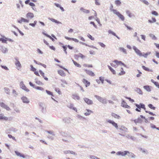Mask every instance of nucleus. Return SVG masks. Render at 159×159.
Returning a JSON list of instances; mask_svg holds the SVG:
<instances>
[{"label": "nucleus", "instance_id": "5701e85b", "mask_svg": "<svg viewBox=\"0 0 159 159\" xmlns=\"http://www.w3.org/2000/svg\"><path fill=\"white\" fill-rule=\"evenodd\" d=\"M111 115L114 118L117 119H120V116L119 115L114 113H111Z\"/></svg>", "mask_w": 159, "mask_h": 159}, {"label": "nucleus", "instance_id": "4468645a", "mask_svg": "<svg viewBox=\"0 0 159 159\" xmlns=\"http://www.w3.org/2000/svg\"><path fill=\"white\" fill-rule=\"evenodd\" d=\"M132 121H134L136 124L137 123H140L142 122V120L140 117L138 118L137 119L132 120Z\"/></svg>", "mask_w": 159, "mask_h": 159}, {"label": "nucleus", "instance_id": "052dcab7", "mask_svg": "<svg viewBox=\"0 0 159 159\" xmlns=\"http://www.w3.org/2000/svg\"><path fill=\"white\" fill-rule=\"evenodd\" d=\"M88 37L91 40H94V38L92 36L89 34L88 35Z\"/></svg>", "mask_w": 159, "mask_h": 159}, {"label": "nucleus", "instance_id": "49530a36", "mask_svg": "<svg viewBox=\"0 0 159 159\" xmlns=\"http://www.w3.org/2000/svg\"><path fill=\"white\" fill-rule=\"evenodd\" d=\"M140 1L142 2H143L144 4L146 5H149V3L146 0H140Z\"/></svg>", "mask_w": 159, "mask_h": 159}, {"label": "nucleus", "instance_id": "bf43d9fd", "mask_svg": "<svg viewBox=\"0 0 159 159\" xmlns=\"http://www.w3.org/2000/svg\"><path fill=\"white\" fill-rule=\"evenodd\" d=\"M152 14L156 16H157L158 15V13L155 11H152Z\"/></svg>", "mask_w": 159, "mask_h": 159}, {"label": "nucleus", "instance_id": "5fc2aeb1", "mask_svg": "<svg viewBox=\"0 0 159 159\" xmlns=\"http://www.w3.org/2000/svg\"><path fill=\"white\" fill-rule=\"evenodd\" d=\"M99 80L101 81V83L103 84L104 83V78L103 77H99Z\"/></svg>", "mask_w": 159, "mask_h": 159}, {"label": "nucleus", "instance_id": "39448f33", "mask_svg": "<svg viewBox=\"0 0 159 159\" xmlns=\"http://www.w3.org/2000/svg\"><path fill=\"white\" fill-rule=\"evenodd\" d=\"M0 106L1 107L5 109L7 111H9L10 110V107L3 102H0Z\"/></svg>", "mask_w": 159, "mask_h": 159}, {"label": "nucleus", "instance_id": "2eb2a0df", "mask_svg": "<svg viewBox=\"0 0 159 159\" xmlns=\"http://www.w3.org/2000/svg\"><path fill=\"white\" fill-rule=\"evenodd\" d=\"M31 70L34 72V74L37 76H39L38 72L36 71V69L34 68L33 66H31Z\"/></svg>", "mask_w": 159, "mask_h": 159}, {"label": "nucleus", "instance_id": "cd10ccee", "mask_svg": "<svg viewBox=\"0 0 159 159\" xmlns=\"http://www.w3.org/2000/svg\"><path fill=\"white\" fill-rule=\"evenodd\" d=\"M80 10L84 13H88L90 12V11L88 10H86L84 9L83 7H81L80 8Z\"/></svg>", "mask_w": 159, "mask_h": 159}, {"label": "nucleus", "instance_id": "864d4df0", "mask_svg": "<svg viewBox=\"0 0 159 159\" xmlns=\"http://www.w3.org/2000/svg\"><path fill=\"white\" fill-rule=\"evenodd\" d=\"M35 88L39 90L42 91H43L44 90V89L43 88L40 87H35Z\"/></svg>", "mask_w": 159, "mask_h": 159}, {"label": "nucleus", "instance_id": "de8ad7c7", "mask_svg": "<svg viewBox=\"0 0 159 159\" xmlns=\"http://www.w3.org/2000/svg\"><path fill=\"white\" fill-rule=\"evenodd\" d=\"M142 68L144 70L148 71H151V70L148 69V68L145 67L144 66H142Z\"/></svg>", "mask_w": 159, "mask_h": 159}, {"label": "nucleus", "instance_id": "423d86ee", "mask_svg": "<svg viewBox=\"0 0 159 159\" xmlns=\"http://www.w3.org/2000/svg\"><path fill=\"white\" fill-rule=\"evenodd\" d=\"M16 61L15 62V64L18 70H19L21 67V65L20 61L17 59H16Z\"/></svg>", "mask_w": 159, "mask_h": 159}, {"label": "nucleus", "instance_id": "f3484780", "mask_svg": "<svg viewBox=\"0 0 159 159\" xmlns=\"http://www.w3.org/2000/svg\"><path fill=\"white\" fill-rule=\"evenodd\" d=\"M34 16V14L31 12H28L26 15V17L28 18H32Z\"/></svg>", "mask_w": 159, "mask_h": 159}, {"label": "nucleus", "instance_id": "dca6fc26", "mask_svg": "<svg viewBox=\"0 0 159 159\" xmlns=\"http://www.w3.org/2000/svg\"><path fill=\"white\" fill-rule=\"evenodd\" d=\"M82 82L85 84L86 87L89 86L90 85V82H89L87 80L84 79L82 80Z\"/></svg>", "mask_w": 159, "mask_h": 159}, {"label": "nucleus", "instance_id": "3c124183", "mask_svg": "<svg viewBox=\"0 0 159 159\" xmlns=\"http://www.w3.org/2000/svg\"><path fill=\"white\" fill-rule=\"evenodd\" d=\"M62 48H63L64 51L66 54H67V52L66 51L67 50V47L66 46H62Z\"/></svg>", "mask_w": 159, "mask_h": 159}, {"label": "nucleus", "instance_id": "0e129e2a", "mask_svg": "<svg viewBox=\"0 0 159 159\" xmlns=\"http://www.w3.org/2000/svg\"><path fill=\"white\" fill-rule=\"evenodd\" d=\"M99 44L102 47L105 48L106 46L103 43L99 42Z\"/></svg>", "mask_w": 159, "mask_h": 159}, {"label": "nucleus", "instance_id": "603ef678", "mask_svg": "<svg viewBox=\"0 0 159 159\" xmlns=\"http://www.w3.org/2000/svg\"><path fill=\"white\" fill-rule=\"evenodd\" d=\"M37 23V21L36 20H35L34 21V23H30L29 24V25L32 26L33 27H34L35 26V25Z\"/></svg>", "mask_w": 159, "mask_h": 159}, {"label": "nucleus", "instance_id": "72a5a7b5", "mask_svg": "<svg viewBox=\"0 0 159 159\" xmlns=\"http://www.w3.org/2000/svg\"><path fill=\"white\" fill-rule=\"evenodd\" d=\"M110 10L111 11H112L114 13L116 14L117 16L120 13L119 12L117 11L116 10L112 8H111Z\"/></svg>", "mask_w": 159, "mask_h": 159}, {"label": "nucleus", "instance_id": "393cba45", "mask_svg": "<svg viewBox=\"0 0 159 159\" xmlns=\"http://www.w3.org/2000/svg\"><path fill=\"white\" fill-rule=\"evenodd\" d=\"M73 99L75 100H79L80 99V97L77 94H73L72 96Z\"/></svg>", "mask_w": 159, "mask_h": 159}, {"label": "nucleus", "instance_id": "a211bd4d", "mask_svg": "<svg viewBox=\"0 0 159 159\" xmlns=\"http://www.w3.org/2000/svg\"><path fill=\"white\" fill-rule=\"evenodd\" d=\"M58 73L62 76H65L66 75V74L64 71L61 70H59L57 71Z\"/></svg>", "mask_w": 159, "mask_h": 159}, {"label": "nucleus", "instance_id": "c03bdc74", "mask_svg": "<svg viewBox=\"0 0 159 159\" xmlns=\"http://www.w3.org/2000/svg\"><path fill=\"white\" fill-rule=\"evenodd\" d=\"M78 57H80L81 58H84L85 57V56L81 53H79L77 55Z\"/></svg>", "mask_w": 159, "mask_h": 159}, {"label": "nucleus", "instance_id": "7c9ffc66", "mask_svg": "<svg viewBox=\"0 0 159 159\" xmlns=\"http://www.w3.org/2000/svg\"><path fill=\"white\" fill-rule=\"evenodd\" d=\"M143 88L148 91L150 92L151 90L150 87L148 85L144 86Z\"/></svg>", "mask_w": 159, "mask_h": 159}, {"label": "nucleus", "instance_id": "37998d69", "mask_svg": "<svg viewBox=\"0 0 159 159\" xmlns=\"http://www.w3.org/2000/svg\"><path fill=\"white\" fill-rule=\"evenodd\" d=\"M150 36L152 39L155 40L157 39L156 37L153 34H150Z\"/></svg>", "mask_w": 159, "mask_h": 159}, {"label": "nucleus", "instance_id": "412c9836", "mask_svg": "<svg viewBox=\"0 0 159 159\" xmlns=\"http://www.w3.org/2000/svg\"><path fill=\"white\" fill-rule=\"evenodd\" d=\"M93 13L94 14V16H91L89 17L88 19L89 20H91L94 18V16H97V14L95 11L93 10Z\"/></svg>", "mask_w": 159, "mask_h": 159}, {"label": "nucleus", "instance_id": "ddd939ff", "mask_svg": "<svg viewBox=\"0 0 159 159\" xmlns=\"http://www.w3.org/2000/svg\"><path fill=\"white\" fill-rule=\"evenodd\" d=\"M18 22L20 23H21L22 22L28 23L29 22V20H28L21 17L20 20H18Z\"/></svg>", "mask_w": 159, "mask_h": 159}, {"label": "nucleus", "instance_id": "6e6d98bb", "mask_svg": "<svg viewBox=\"0 0 159 159\" xmlns=\"http://www.w3.org/2000/svg\"><path fill=\"white\" fill-rule=\"evenodd\" d=\"M128 154H129V157L131 158H134L135 156V155L132 153L129 152V153Z\"/></svg>", "mask_w": 159, "mask_h": 159}, {"label": "nucleus", "instance_id": "4c0bfd02", "mask_svg": "<svg viewBox=\"0 0 159 159\" xmlns=\"http://www.w3.org/2000/svg\"><path fill=\"white\" fill-rule=\"evenodd\" d=\"M119 49L120 51L124 53H127L126 50L125 49L123 48H120Z\"/></svg>", "mask_w": 159, "mask_h": 159}, {"label": "nucleus", "instance_id": "c85d7f7f", "mask_svg": "<svg viewBox=\"0 0 159 159\" xmlns=\"http://www.w3.org/2000/svg\"><path fill=\"white\" fill-rule=\"evenodd\" d=\"M21 88L22 89L27 92H29V89L27 88L25 85L23 84L21 85Z\"/></svg>", "mask_w": 159, "mask_h": 159}, {"label": "nucleus", "instance_id": "09e8293b", "mask_svg": "<svg viewBox=\"0 0 159 159\" xmlns=\"http://www.w3.org/2000/svg\"><path fill=\"white\" fill-rule=\"evenodd\" d=\"M115 3L117 5H120L121 4V2L119 0H116Z\"/></svg>", "mask_w": 159, "mask_h": 159}, {"label": "nucleus", "instance_id": "1a4fd4ad", "mask_svg": "<svg viewBox=\"0 0 159 159\" xmlns=\"http://www.w3.org/2000/svg\"><path fill=\"white\" fill-rule=\"evenodd\" d=\"M135 106L139 109H141V108H143L144 110L146 109L145 105L143 104L140 103L139 104H136Z\"/></svg>", "mask_w": 159, "mask_h": 159}, {"label": "nucleus", "instance_id": "f03ea898", "mask_svg": "<svg viewBox=\"0 0 159 159\" xmlns=\"http://www.w3.org/2000/svg\"><path fill=\"white\" fill-rule=\"evenodd\" d=\"M95 97L99 101L102 102L103 104H106L107 102V101L106 99L103 98H102L99 96L96 95L95 96Z\"/></svg>", "mask_w": 159, "mask_h": 159}, {"label": "nucleus", "instance_id": "20e7f679", "mask_svg": "<svg viewBox=\"0 0 159 159\" xmlns=\"http://www.w3.org/2000/svg\"><path fill=\"white\" fill-rule=\"evenodd\" d=\"M129 152L128 151H125L123 152H121L120 151H119L117 152L116 154L118 155H121L122 156H125L128 153H129Z\"/></svg>", "mask_w": 159, "mask_h": 159}, {"label": "nucleus", "instance_id": "4d7b16f0", "mask_svg": "<svg viewBox=\"0 0 159 159\" xmlns=\"http://www.w3.org/2000/svg\"><path fill=\"white\" fill-rule=\"evenodd\" d=\"M55 90L59 94H61V91L58 88H56L55 89Z\"/></svg>", "mask_w": 159, "mask_h": 159}, {"label": "nucleus", "instance_id": "bb28decb", "mask_svg": "<svg viewBox=\"0 0 159 159\" xmlns=\"http://www.w3.org/2000/svg\"><path fill=\"white\" fill-rule=\"evenodd\" d=\"M108 32L109 34H111L112 35H113L114 36H116V37L118 39H120V38L117 35H116V34L114 33V32H113L111 30H109L108 31Z\"/></svg>", "mask_w": 159, "mask_h": 159}, {"label": "nucleus", "instance_id": "a19ab883", "mask_svg": "<svg viewBox=\"0 0 159 159\" xmlns=\"http://www.w3.org/2000/svg\"><path fill=\"white\" fill-rule=\"evenodd\" d=\"M126 13L129 17H131L132 16V15L131 13L129 10H127L126 11Z\"/></svg>", "mask_w": 159, "mask_h": 159}, {"label": "nucleus", "instance_id": "a18cd8bd", "mask_svg": "<svg viewBox=\"0 0 159 159\" xmlns=\"http://www.w3.org/2000/svg\"><path fill=\"white\" fill-rule=\"evenodd\" d=\"M65 152L66 153H70L73 154V155L76 154L75 153V152H73V151H66Z\"/></svg>", "mask_w": 159, "mask_h": 159}, {"label": "nucleus", "instance_id": "774afa93", "mask_svg": "<svg viewBox=\"0 0 159 159\" xmlns=\"http://www.w3.org/2000/svg\"><path fill=\"white\" fill-rule=\"evenodd\" d=\"M154 84L156 86L159 88V83L158 82H154Z\"/></svg>", "mask_w": 159, "mask_h": 159}, {"label": "nucleus", "instance_id": "ea45409f", "mask_svg": "<svg viewBox=\"0 0 159 159\" xmlns=\"http://www.w3.org/2000/svg\"><path fill=\"white\" fill-rule=\"evenodd\" d=\"M49 19L50 20L52 21L53 22H54L57 23H59L60 22L57 20H55L54 19L52 18H49Z\"/></svg>", "mask_w": 159, "mask_h": 159}, {"label": "nucleus", "instance_id": "7ed1b4c3", "mask_svg": "<svg viewBox=\"0 0 159 159\" xmlns=\"http://www.w3.org/2000/svg\"><path fill=\"white\" fill-rule=\"evenodd\" d=\"M133 49L134 50L136 53L139 56L141 57L142 55V53L135 46H134L133 47Z\"/></svg>", "mask_w": 159, "mask_h": 159}, {"label": "nucleus", "instance_id": "69168bd1", "mask_svg": "<svg viewBox=\"0 0 159 159\" xmlns=\"http://www.w3.org/2000/svg\"><path fill=\"white\" fill-rule=\"evenodd\" d=\"M138 71L139 72V74L137 75L136 76L137 77H139L141 76L142 73L139 70H138Z\"/></svg>", "mask_w": 159, "mask_h": 159}, {"label": "nucleus", "instance_id": "4be33fe9", "mask_svg": "<svg viewBox=\"0 0 159 159\" xmlns=\"http://www.w3.org/2000/svg\"><path fill=\"white\" fill-rule=\"evenodd\" d=\"M0 120H8V118L7 117L4 116L3 114H0Z\"/></svg>", "mask_w": 159, "mask_h": 159}, {"label": "nucleus", "instance_id": "a878e982", "mask_svg": "<svg viewBox=\"0 0 159 159\" xmlns=\"http://www.w3.org/2000/svg\"><path fill=\"white\" fill-rule=\"evenodd\" d=\"M40 75L43 77L44 79L46 80H48V79L46 77H45L44 73L41 70H39V71Z\"/></svg>", "mask_w": 159, "mask_h": 159}, {"label": "nucleus", "instance_id": "680f3d73", "mask_svg": "<svg viewBox=\"0 0 159 159\" xmlns=\"http://www.w3.org/2000/svg\"><path fill=\"white\" fill-rule=\"evenodd\" d=\"M125 98H126L129 99V101H131L132 102H134V99H131L130 98L127 97H125Z\"/></svg>", "mask_w": 159, "mask_h": 159}, {"label": "nucleus", "instance_id": "0eeeda50", "mask_svg": "<svg viewBox=\"0 0 159 159\" xmlns=\"http://www.w3.org/2000/svg\"><path fill=\"white\" fill-rule=\"evenodd\" d=\"M84 71L87 74L91 76H94L95 75L91 71L87 69H84Z\"/></svg>", "mask_w": 159, "mask_h": 159}, {"label": "nucleus", "instance_id": "13d9d810", "mask_svg": "<svg viewBox=\"0 0 159 159\" xmlns=\"http://www.w3.org/2000/svg\"><path fill=\"white\" fill-rule=\"evenodd\" d=\"M148 107L151 109L155 110V107L153 106L152 104H149L148 105Z\"/></svg>", "mask_w": 159, "mask_h": 159}, {"label": "nucleus", "instance_id": "c9c22d12", "mask_svg": "<svg viewBox=\"0 0 159 159\" xmlns=\"http://www.w3.org/2000/svg\"><path fill=\"white\" fill-rule=\"evenodd\" d=\"M83 66L85 67H87L88 68L93 67V66L92 64H84L83 65Z\"/></svg>", "mask_w": 159, "mask_h": 159}, {"label": "nucleus", "instance_id": "2f4dec72", "mask_svg": "<svg viewBox=\"0 0 159 159\" xmlns=\"http://www.w3.org/2000/svg\"><path fill=\"white\" fill-rule=\"evenodd\" d=\"M120 71L121 72L119 74V75H124L125 73V72L124 71L122 67H121L120 68Z\"/></svg>", "mask_w": 159, "mask_h": 159}, {"label": "nucleus", "instance_id": "c756f323", "mask_svg": "<svg viewBox=\"0 0 159 159\" xmlns=\"http://www.w3.org/2000/svg\"><path fill=\"white\" fill-rule=\"evenodd\" d=\"M72 61L75 66L80 68L81 67V65L80 64L77 63L76 61H74L73 60H72Z\"/></svg>", "mask_w": 159, "mask_h": 159}, {"label": "nucleus", "instance_id": "f704fd0d", "mask_svg": "<svg viewBox=\"0 0 159 159\" xmlns=\"http://www.w3.org/2000/svg\"><path fill=\"white\" fill-rule=\"evenodd\" d=\"M87 111L84 113V115L85 116H88L91 113H93V112L91 110H87Z\"/></svg>", "mask_w": 159, "mask_h": 159}, {"label": "nucleus", "instance_id": "f8f14e48", "mask_svg": "<svg viewBox=\"0 0 159 159\" xmlns=\"http://www.w3.org/2000/svg\"><path fill=\"white\" fill-rule=\"evenodd\" d=\"M121 104V106L124 107L129 109L130 108V107L128 105L127 103L124 100L122 101Z\"/></svg>", "mask_w": 159, "mask_h": 159}, {"label": "nucleus", "instance_id": "b1692460", "mask_svg": "<svg viewBox=\"0 0 159 159\" xmlns=\"http://www.w3.org/2000/svg\"><path fill=\"white\" fill-rule=\"evenodd\" d=\"M15 153L18 156H19L24 158L25 157V156L24 154H21L20 152L17 151H15Z\"/></svg>", "mask_w": 159, "mask_h": 159}, {"label": "nucleus", "instance_id": "aec40b11", "mask_svg": "<svg viewBox=\"0 0 159 159\" xmlns=\"http://www.w3.org/2000/svg\"><path fill=\"white\" fill-rule=\"evenodd\" d=\"M7 38L4 36H2V37L0 38V41L3 43H7Z\"/></svg>", "mask_w": 159, "mask_h": 159}, {"label": "nucleus", "instance_id": "338daca9", "mask_svg": "<svg viewBox=\"0 0 159 159\" xmlns=\"http://www.w3.org/2000/svg\"><path fill=\"white\" fill-rule=\"evenodd\" d=\"M46 92L48 94L53 95V93L52 92L47 90H46Z\"/></svg>", "mask_w": 159, "mask_h": 159}, {"label": "nucleus", "instance_id": "473e14b6", "mask_svg": "<svg viewBox=\"0 0 159 159\" xmlns=\"http://www.w3.org/2000/svg\"><path fill=\"white\" fill-rule=\"evenodd\" d=\"M121 19L122 21H124L125 20V17L123 15L121 14L120 13L117 15Z\"/></svg>", "mask_w": 159, "mask_h": 159}, {"label": "nucleus", "instance_id": "6e6552de", "mask_svg": "<svg viewBox=\"0 0 159 159\" xmlns=\"http://www.w3.org/2000/svg\"><path fill=\"white\" fill-rule=\"evenodd\" d=\"M67 107L70 109H73L76 112H77V109L76 107H74V105L73 104L70 103L67 106Z\"/></svg>", "mask_w": 159, "mask_h": 159}, {"label": "nucleus", "instance_id": "58836bf2", "mask_svg": "<svg viewBox=\"0 0 159 159\" xmlns=\"http://www.w3.org/2000/svg\"><path fill=\"white\" fill-rule=\"evenodd\" d=\"M108 67L109 68V69L112 72V73L113 74H116V71L115 70L112 69L111 66H108Z\"/></svg>", "mask_w": 159, "mask_h": 159}, {"label": "nucleus", "instance_id": "e2e57ef3", "mask_svg": "<svg viewBox=\"0 0 159 159\" xmlns=\"http://www.w3.org/2000/svg\"><path fill=\"white\" fill-rule=\"evenodd\" d=\"M145 112L146 113H148L150 115H151L154 116L156 115L155 114L153 113L152 112H151L150 111H145Z\"/></svg>", "mask_w": 159, "mask_h": 159}, {"label": "nucleus", "instance_id": "9b49d317", "mask_svg": "<svg viewBox=\"0 0 159 159\" xmlns=\"http://www.w3.org/2000/svg\"><path fill=\"white\" fill-rule=\"evenodd\" d=\"M107 122L111 124L113 126H114L117 129L118 128V126L117 124L115 123L113 121L111 120H107Z\"/></svg>", "mask_w": 159, "mask_h": 159}, {"label": "nucleus", "instance_id": "e433bc0d", "mask_svg": "<svg viewBox=\"0 0 159 159\" xmlns=\"http://www.w3.org/2000/svg\"><path fill=\"white\" fill-rule=\"evenodd\" d=\"M43 34H44V35H45V36H47V37L49 38L50 39H52V40L54 41V39L52 38L51 36H50L49 35L45 33H44V32H43Z\"/></svg>", "mask_w": 159, "mask_h": 159}, {"label": "nucleus", "instance_id": "8fccbe9b", "mask_svg": "<svg viewBox=\"0 0 159 159\" xmlns=\"http://www.w3.org/2000/svg\"><path fill=\"white\" fill-rule=\"evenodd\" d=\"M136 91L138 93H139L140 94H143V92L142 90L139 88H137L136 90Z\"/></svg>", "mask_w": 159, "mask_h": 159}, {"label": "nucleus", "instance_id": "f257e3e1", "mask_svg": "<svg viewBox=\"0 0 159 159\" xmlns=\"http://www.w3.org/2000/svg\"><path fill=\"white\" fill-rule=\"evenodd\" d=\"M124 65V64L121 61H118L116 60L113 61L111 63V66L115 68H116L118 65Z\"/></svg>", "mask_w": 159, "mask_h": 159}, {"label": "nucleus", "instance_id": "79ce46f5", "mask_svg": "<svg viewBox=\"0 0 159 159\" xmlns=\"http://www.w3.org/2000/svg\"><path fill=\"white\" fill-rule=\"evenodd\" d=\"M151 53L150 52H147L146 53L143 54L142 56H143L145 58H147L148 57V56Z\"/></svg>", "mask_w": 159, "mask_h": 159}, {"label": "nucleus", "instance_id": "6ab92c4d", "mask_svg": "<svg viewBox=\"0 0 159 159\" xmlns=\"http://www.w3.org/2000/svg\"><path fill=\"white\" fill-rule=\"evenodd\" d=\"M21 100L23 102L25 103H28L29 102V101L28 98L25 97H23L21 98Z\"/></svg>", "mask_w": 159, "mask_h": 159}, {"label": "nucleus", "instance_id": "9d476101", "mask_svg": "<svg viewBox=\"0 0 159 159\" xmlns=\"http://www.w3.org/2000/svg\"><path fill=\"white\" fill-rule=\"evenodd\" d=\"M85 102L89 105H91L93 103V101L87 98H84Z\"/></svg>", "mask_w": 159, "mask_h": 159}]
</instances>
